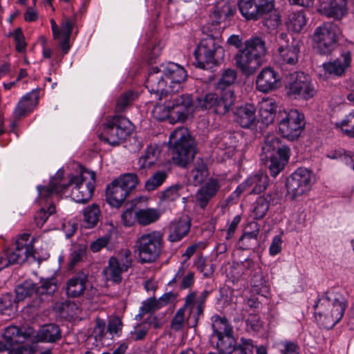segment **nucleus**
<instances>
[{"label":"nucleus","instance_id":"obj_1","mask_svg":"<svg viewBox=\"0 0 354 354\" xmlns=\"http://www.w3.org/2000/svg\"><path fill=\"white\" fill-rule=\"evenodd\" d=\"M227 44L239 48L234 59L243 74L252 75L263 64L267 49L261 37H251L245 40L242 46V39L237 35H232L228 38Z\"/></svg>","mask_w":354,"mask_h":354},{"label":"nucleus","instance_id":"obj_2","mask_svg":"<svg viewBox=\"0 0 354 354\" xmlns=\"http://www.w3.org/2000/svg\"><path fill=\"white\" fill-rule=\"evenodd\" d=\"M346 307L344 295L333 289L328 290L318 297L314 305L315 319L323 328L331 329L342 319Z\"/></svg>","mask_w":354,"mask_h":354},{"label":"nucleus","instance_id":"obj_3","mask_svg":"<svg viewBox=\"0 0 354 354\" xmlns=\"http://www.w3.org/2000/svg\"><path fill=\"white\" fill-rule=\"evenodd\" d=\"M170 151L175 165L185 167L196 153V143L186 128H178L169 136Z\"/></svg>","mask_w":354,"mask_h":354},{"label":"nucleus","instance_id":"obj_4","mask_svg":"<svg viewBox=\"0 0 354 354\" xmlns=\"http://www.w3.org/2000/svg\"><path fill=\"white\" fill-rule=\"evenodd\" d=\"M341 28L335 23L326 22L317 27L313 35L314 47L321 55H329L342 38Z\"/></svg>","mask_w":354,"mask_h":354},{"label":"nucleus","instance_id":"obj_5","mask_svg":"<svg viewBox=\"0 0 354 354\" xmlns=\"http://www.w3.org/2000/svg\"><path fill=\"white\" fill-rule=\"evenodd\" d=\"M135 248L140 263H153L159 257L163 248L162 234L156 230L143 234L137 239Z\"/></svg>","mask_w":354,"mask_h":354},{"label":"nucleus","instance_id":"obj_6","mask_svg":"<svg viewBox=\"0 0 354 354\" xmlns=\"http://www.w3.org/2000/svg\"><path fill=\"white\" fill-rule=\"evenodd\" d=\"M224 50L220 45V39L218 36L212 34L207 35L203 38L194 55L196 59V66L203 69L211 67L209 65H216L217 57L223 55Z\"/></svg>","mask_w":354,"mask_h":354},{"label":"nucleus","instance_id":"obj_7","mask_svg":"<svg viewBox=\"0 0 354 354\" xmlns=\"http://www.w3.org/2000/svg\"><path fill=\"white\" fill-rule=\"evenodd\" d=\"M33 239L28 233L17 238L13 249H8L0 254V271L10 265L23 263L29 257H33Z\"/></svg>","mask_w":354,"mask_h":354},{"label":"nucleus","instance_id":"obj_8","mask_svg":"<svg viewBox=\"0 0 354 354\" xmlns=\"http://www.w3.org/2000/svg\"><path fill=\"white\" fill-rule=\"evenodd\" d=\"M132 131V123L125 117L115 115L104 124L98 137L111 146L118 145Z\"/></svg>","mask_w":354,"mask_h":354},{"label":"nucleus","instance_id":"obj_9","mask_svg":"<svg viewBox=\"0 0 354 354\" xmlns=\"http://www.w3.org/2000/svg\"><path fill=\"white\" fill-rule=\"evenodd\" d=\"M313 174L308 169L300 167L286 179L287 196L292 201L307 194L313 185Z\"/></svg>","mask_w":354,"mask_h":354},{"label":"nucleus","instance_id":"obj_10","mask_svg":"<svg viewBox=\"0 0 354 354\" xmlns=\"http://www.w3.org/2000/svg\"><path fill=\"white\" fill-rule=\"evenodd\" d=\"M287 78V93L290 97L308 100L316 94L315 84L304 73L295 72L290 74Z\"/></svg>","mask_w":354,"mask_h":354},{"label":"nucleus","instance_id":"obj_11","mask_svg":"<svg viewBox=\"0 0 354 354\" xmlns=\"http://www.w3.org/2000/svg\"><path fill=\"white\" fill-rule=\"evenodd\" d=\"M170 93V98L165 102V108L168 113L176 117L179 122L185 121L195 110V101L189 94L176 95Z\"/></svg>","mask_w":354,"mask_h":354},{"label":"nucleus","instance_id":"obj_12","mask_svg":"<svg viewBox=\"0 0 354 354\" xmlns=\"http://www.w3.org/2000/svg\"><path fill=\"white\" fill-rule=\"evenodd\" d=\"M283 117L278 124L279 132L290 140L297 139L301 133L304 126V116L297 109H291L284 112Z\"/></svg>","mask_w":354,"mask_h":354},{"label":"nucleus","instance_id":"obj_13","mask_svg":"<svg viewBox=\"0 0 354 354\" xmlns=\"http://www.w3.org/2000/svg\"><path fill=\"white\" fill-rule=\"evenodd\" d=\"M90 176V180L86 181L84 174L71 176L68 184L64 185L66 188L68 186H73L71 191V197L79 203H85L92 197L95 182V174L93 171H86Z\"/></svg>","mask_w":354,"mask_h":354},{"label":"nucleus","instance_id":"obj_14","mask_svg":"<svg viewBox=\"0 0 354 354\" xmlns=\"http://www.w3.org/2000/svg\"><path fill=\"white\" fill-rule=\"evenodd\" d=\"M145 86L149 92L154 94L158 100H162L170 93L175 92L174 86L167 85V80L159 66H152L148 73Z\"/></svg>","mask_w":354,"mask_h":354},{"label":"nucleus","instance_id":"obj_15","mask_svg":"<svg viewBox=\"0 0 354 354\" xmlns=\"http://www.w3.org/2000/svg\"><path fill=\"white\" fill-rule=\"evenodd\" d=\"M274 0H240L238 6L241 15L248 21L257 20L265 12L274 8Z\"/></svg>","mask_w":354,"mask_h":354},{"label":"nucleus","instance_id":"obj_16","mask_svg":"<svg viewBox=\"0 0 354 354\" xmlns=\"http://www.w3.org/2000/svg\"><path fill=\"white\" fill-rule=\"evenodd\" d=\"M131 265V254L129 250H124L120 258L111 257L109 261L108 281L116 285L121 281V273L127 271Z\"/></svg>","mask_w":354,"mask_h":354},{"label":"nucleus","instance_id":"obj_17","mask_svg":"<svg viewBox=\"0 0 354 354\" xmlns=\"http://www.w3.org/2000/svg\"><path fill=\"white\" fill-rule=\"evenodd\" d=\"M234 121L243 129H254L259 123L256 108L252 104L239 106L233 112Z\"/></svg>","mask_w":354,"mask_h":354},{"label":"nucleus","instance_id":"obj_18","mask_svg":"<svg viewBox=\"0 0 354 354\" xmlns=\"http://www.w3.org/2000/svg\"><path fill=\"white\" fill-rule=\"evenodd\" d=\"M33 335L34 329L32 327L9 326L4 329L3 338L9 346H12L24 344L28 340L32 342Z\"/></svg>","mask_w":354,"mask_h":354},{"label":"nucleus","instance_id":"obj_19","mask_svg":"<svg viewBox=\"0 0 354 354\" xmlns=\"http://www.w3.org/2000/svg\"><path fill=\"white\" fill-rule=\"evenodd\" d=\"M160 70L164 73L166 79L170 80L169 85L174 86L175 92L181 89V84L187 78V73L183 66L169 62L161 64Z\"/></svg>","mask_w":354,"mask_h":354},{"label":"nucleus","instance_id":"obj_20","mask_svg":"<svg viewBox=\"0 0 354 354\" xmlns=\"http://www.w3.org/2000/svg\"><path fill=\"white\" fill-rule=\"evenodd\" d=\"M279 75L271 68H263L258 75L256 86L258 91L268 93L279 86Z\"/></svg>","mask_w":354,"mask_h":354},{"label":"nucleus","instance_id":"obj_21","mask_svg":"<svg viewBox=\"0 0 354 354\" xmlns=\"http://www.w3.org/2000/svg\"><path fill=\"white\" fill-rule=\"evenodd\" d=\"M62 330L56 324H46L41 326L32 337V342H44L53 344L61 340Z\"/></svg>","mask_w":354,"mask_h":354},{"label":"nucleus","instance_id":"obj_22","mask_svg":"<svg viewBox=\"0 0 354 354\" xmlns=\"http://www.w3.org/2000/svg\"><path fill=\"white\" fill-rule=\"evenodd\" d=\"M351 54L349 51L342 52L340 57L333 61L328 62L322 64L326 73L333 77L343 76L346 69L351 66Z\"/></svg>","mask_w":354,"mask_h":354},{"label":"nucleus","instance_id":"obj_23","mask_svg":"<svg viewBox=\"0 0 354 354\" xmlns=\"http://www.w3.org/2000/svg\"><path fill=\"white\" fill-rule=\"evenodd\" d=\"M191 227V219L187 215L175 218L169 225L168 240L178 242L187 235Z\"/></svg>","mask_w":354,"mask_h":354},{"label":"nucleus","instance_id":"obj_24","mask_svg":"<svg viewBox=\"0 0 354 354\" xmlns=\"http://www.w3.org/2000/svg\"><path fill=\"white\" fill-rule=\"evenodd\" d=\"M301 44V41L295 37H291L290 44H281L278 48L281 64L294 65L298 62Z\"/></svg>","mask_w":354,"mask_h":354},{"label":"nucleus","instance_id":"obj_25","mask_svg":"<svg viewBox=\"0 0 354 354\" xmlns=\"http://www.w3.org/2000/svg\"><path fill=\"white\" fill-rule=\"evenodd\" d=\"M221 187L218 180L209 178L196 193V200L202 209H205L209 201L216 194Z\"/></svg>","mask_w":354,"mask_h":354},{"label":"nucleus","instance_id":"obj_26","mask_svg":"<svg viewBox=\"0 0 354 354\" xmlns=\"http://www.w3.org/2000/svg\"><path fill=\"white\" fill-rule=\"evenodd\" d=\"M236 3L232 0H220L214 6L213 22L216 25L231 19L236 12Z\"/></svg>","mask_w":354,"mask_h":354},{"label":"nucleus","instance_id":"obj_27","mask_svg":"<svg viewBox=\"0 0 354 354\" xmlns=\"http://www.w3.org/2000/svg\"><path fill=\"white\" fill-rule=\"evenodd\" d=\"M321 12L329 18L340 20L348 12L346 0H328L321 8Z\"/></svg>","mask_w":354,"mask_h":354},{"label":"nucleus","instance_id":"obj_28","mask_svg":"<svg viewBox=\"0 0 354 354\" xmlns=\"http://www.w3.org/2000/svg\"><path fill=\"white\" fill-rule=\"evenodd\" d=\"M130 194L122 187L117 181L113 180L106 188V199L112 207H120L122 206L127 197Z\"/></svg>","mask_w":354,"mask_h":354},{"label":"nucleus","instance_id":"obj_29","mask_svg":"<svg viewBox=\"0 0 354 354\" xmlns=\"http://www.w3.org/2000/svg\"><path fill=\"white\" fill-rule=\"evenodd\" d=\"M263 153L268 156L269 153L276 151V156L287 163L290 156V148L286 145H281L279 139L274 136H268L265 140V144L262 147Z\"/></svg>","mask_w":354,"mask_h":354},{"label":"nucleus","instance_id":"obj_30","mask_svg":"<svg viewBox=\"0 0 354 354\" xmlns=\"http://www.w3.org/2000/svg\"><path fill=\"white\" fill-rule=\"evenodd\" d=\"M38 100L39 94L36 91H32L24 95L14 110L13 113L15 118H21L32 111L37 104Z\"/></svg>","mask_w":354,"mask_h":354},{"label":"nucleus","instance_id":"obj_31","mask_svg":"<svg viewBox=\"0 0 354 354\" xmlns=\"http://www.w3.org/2000/svg\"><path fill=\"white\" fill-rule=\"evenodd\" d=\"M41 289H14L12 292H8L3 296L5 301L8 300L11 305L12 302L17 303L24 300L27 297H35L38 299L39 301L44 300L43 295L44 292L40 291ZM44 290V289H41Z\"/></svg>","mask_w":354,"mask_h":354},{"label":"nucleus","instance_id":"obj_32","mask_svg":"<svg viewBox=\"0 0 354 354\" xmlns=\"http://www.w3.org/2000/svg\"><path fill=\"white\" fill-rule=\"evenodd\" d=\"M277 105L274 100L272 98L263 99L259 103V122L268 125L272 124L274 120L275 112Z\"/></svg>","mask_w":354,"mask_h":354},{"label":"nucleus","instance_id":"obj_33","mask_svg":"<svg viewBox=\"0 0 354 354\" xmlns=\"http://www.w3.org/2000/svg\"><path fill=\"white\" fill-rule=\"evenodd\" d=\"M214 112L218 115H225L228 113L234 105L236 96L234 92L231 90L223 91L220 97L216 95Z\"/></svg>","mask_w":354,"mask_h":354},{"label":"nucleus","instance_id":"obj_34","mask_svg":"<svg viewBox=\"0 0 354 354\" xmlns=\"http://www.w3.org/2000/svg\"><path fill=\"white\" fill-rule=\"evenodd\" d=\"M160 153L159 148L156 145H149L145 154L141 156L138 160V171L145 174V170L150 168L158 158Z\"/></svg>","mask_w":354,"mask_h":354},{"label":"nucleus","instance_id":"obj_35","mask_svg":"<svg viewBox=\"0 0 354 354\" xmlns=\"http://www.w3.org/2000/svg\"><path fill=\"white\" fill-rule=\"evenodd\" d=\"M62 178V173L58 172L56 176L52 178L48 187L41 185L37 186V189L39 193V197L40 198L47 199L53 193L58 194L62 192L66 189V187L61 184Z\"/></svg>","mask_w":354,"mask_h":354},{"label":"nucleus","instance_id":"obj_36","mask_svg":"<svg viewBox=\"0 0 354 354\" xmlns=\"http://www.w3.org/2000/svg\"><path fill=\"white\" fill-rule=\"evenodd\" d=\"M268 176L263 173L248 177L245 180L248 188V194H259L263 192L268 185Z\"/></svg>","mask_w":354,"mask_h":354},{"label":"nucleus","instance_id":"obj_37","mask_svg":"<svg viewBox=\"0 0 354 354\" xmlns=\"http://www.w3.org/2000/svg\"><path fill=\"white\" fill-rule=\"evenodd\" d=\"M196 295L195 292H191L186 297L183 307L179 308L176 311L171 320V327L173 330L179 331L183 328L185 323V312L187 310V308H189L193 301L196 300Z\"/></svg>","mask_w":354,"mask_h":354},{"label":"nucleus","instance_id":"obj_38","mask_svg":"<svg viewBox=\"0 0 354 354\" xmlns=\"http://www.w3.org/2000/svg\"><path fill=\"white\" fill-rule=\"evenodd\" d=\"M209 175L207 167L202 160H197L190 171L189 178L195 186L201 185Z\"/></svg>","mask_w":354,"mask_h":354},{"label":"nucleus","instance_id":"obj_39","mask_svg":"<svg viewBox=\"0 0 354 354\" xmlns=\"http://www.w3.org/2000/svg\"><path fill=\"white\" fill-rule=\"evenodd\" d=\"M212 327L213 333L212 335V342L214 343V337L223 335L233 333V329L225 317L218 315L213 317Z\"/></svg>","mask_w":354,"mask_h":354},{"label":"nucleus","instance_id":"obj_40","mask_svg":"<svg viewBox=\"0 0 354 354\" xmlns=\"http://www.w3.org/2000/svg\"><path fill=\"white\" fill-rule=\"evenodd\" d=\"M272 197V194L268 193L266 196H260L257 198L253 203L252 213L254 219H261L266 216L269 209Z\"/></svg>","mask_w":354,"mask_h":354},{"label":"nucleus","instance_id":"obj_41","mask_svg":"<svg viewBox=\"0 0 354 354\" xmlns=\"http://www.w3.org/2000/svg\"><path fill=\"white\" fill-rule=\"evenodd\" d=\"M73 24L68 19H66L63 21L61 28H59V40L62 50L64 55L68 53L70 49L69 40L71 35Z\"/></svg>","mask_w":354,"mask_h":354},{"label":"nucleus","instance_id":"obj_42","mask_svg":"<svg viewBox=\"0 0 354 354\" xmlns=\"http://www.w3.org/2000/svg\"><path fill=\"white\" fill-rule=\"evenodd\" d=\"M101 216L100 207L96 204H92L85 207L83 210V221L86 228L95 227Z\"/></svg>","mask_w":354,"mask_h":354},{"label":"nucleus","instance_id":"obj_43","mask_svg":"<svg viewBox=\"0 0 354 354\" xmlns=\"http://www.w3.org/2000/svg\"><path fill=\"white\" fill-rule=\"evenodd\" d=\"M185 189L183 184L177 183L170 186L160 193L159 196L160 203L165 204L169 202H174L178 200Z\"/></svg>","mask_w":354,"mask_h":354},{"label":"nucleus","instance_id":"obj_44","mask_svg":"<svg viewBox=\"0 0 354 354\" xmlns=\"http://www.w3.org/2000/svg\"><path fill=\"white\" fill-rule=\"evenodd\" d=\"M136 221L141 225H147L158 220L160 212L152 208L142 209L136 212Z\"/></svg>","mask_w":354,"mask_h":354},{"label":"nucleus","instance_id":"obj_45","mask_svg":"<svg viewBox=\"0 0 354 354\" xmlns=\"http://www.w3.org/2000/svg\"><path fill=\"white\" fill-rule=\"evenodd\" d=\"M262 17L263 26L270 32L276 31L281 24L279 15L274 8L268 12H265Z\"/></svg>","mask_w":354,"mask_h":354},{"label":"nucleus","instance_id":"obj_46","mask_svg":"<svg viewBox=\"0 0 354 354\" xmlns=\"http://www.w3.org/2000/svg\"><path fill=\"white\" fill-rule=\"evenodd\" d=\"M114 180L117 181V183L125 189L129 194L138 184V176L134 173H126L122 174Z\"/></svg>","mask_w":354,"mask_h":354},{"label":"nucleus","instance_id":"obj_47","mask_svg":"<svg viewBox=\"0 0 354 354\" xmlns=\"http://www.w3.org/2000/svg\"><path fill=\"white\" fill-rule=\"evenodd\" d=\"M189 310V315L187 317V322L191 324L192 327H196L198 324V320L203 315V301H196L195 304V300L187 308Z\"/></svg>","mask_w":354,"mask_h":354},{"label":"nucleus","instance_id":"obj_48","mask_svg":"<svg viewBox=\"0 0 354 354\" xmlns=\"http://www.w3.org/2000/svg\"><path fill=\"white\" fill-rule=\"evenodd\" d=\"M306 19L304 12H292L289 15L288 27L295 32H299L306 26Z\"/></svg>","mask_w":354,"mask_h":354},{"label":"nucleus","instance_id":"obj_49","mask_svg":"<svg viewBox=\"0 0 354 354\" xmlns=\"http://www.w3.org/2000/svg\"><path fill=\"white\" fill-rule=\"evenodd\" d=\"M138 95L133 91L129 90L120 95L116 102L117 111H124L137 98Z\"/></svg>","mask_w":354,"mask_h":354},{"label":"nucleus","instance_id":"obj_50","mask_svg":"<svg viewBox=\"0 0 354 354\" xmlns=\"http://www.w3.org/2000/svg\"><path fill=\"white\" fill-rule=\"evenodd\" d=\"M216 95L217 94L209 93L201 97H198L195 100V109H212L214 110L215 103L216 101Z\"/></svg>","mask_w":354,"mask_h":354},{"label":"nucleus","instance_id":"obj_51","mask_svg":"<svg viewBox=\"0 0 354 354\" xmlns=\"http://www.w3.org/2000/svg\"><path fill=\"white\" fill-rule=\"evenodd\" d=\"M159 308L160 305L158 304L156 299L154 297L149 298L142 302L139 313L135 316V319L140 321L145 314L153 313Z\"/></svg>","mask_w":354,"mask_h":354},{"label":"nucleus","instance_id":"obj_52","mask_svg":"<svg viewBox=\"0 0 354 354\" xmlns=\"http://www.w3.org/2000/svg\"><path fill=\"white\" fill-rule=\"evenodd\" d=\"M80 286V288H86L88 283V272L82 270L77 272L67 282V288Z\"/></svg>","mask_w":354,"mask_h":354},{"label":"nucleus","instance_id":"obj_53","mask_svg":"<svg viewBox=\"0 0 354 354\" xmlns=\"http://www.w3.org/2000/svg\"><path fill=\"white\" fill-rule=\"evenodd\" d=\"M194 266L196 269L206 278L211 277L214 272V265L207 262L206 259L202 255L198 256L194 262Z\"/></svg>","mask_w":354,"mask_h":354},{"label":"nucleus","instance_id":"obj_54","mask_svg":"<svg viewBox=\"0 0 354 354\" xmlns=\"http://www.w3.org/2000/svg\"><path fill=\"white\" fill-rule=\"evenodd\" d=\"M167 174L165 171H158L150 177L145 183V188L152 191L160 187L166 180Z\"/></svg>","mask_w":354,"mask_h":354},{"label":"nucleus","instance_id":"obj_55","mask_svg":"<svg viewBox=\"0 0 354 354\" xmlns=\"http://www.w3.org/2000/svg\"><path fill=\"white\" fill-rule=\"evenodd\" d=\"M55 212V206L50 204L47 209L44 208L40 209L34 216V221L38 227H41L46 223L48 217Z\"/></svg>","mask_w":354,"mask_h":354},{"label":"nucleus","instance_id":"obj_56","mask_svg":"<svg viewBox=\"0 0 354 354\" xmlns=\"http://www.w3.org/2000/svg\"><path fill=\"white\" fill-rule=\"evenodd\" d=\"M237 78V73L234 69L227 68L223 71L220 77L218 86L220 88L223 89L227 86L233 84Z\"/></svg>","mask_w":354,"mask_h":354},{"label":"nucleus","instance_id":"obj_57","mask_svg":"<svg viewBox=\"0 0 354 354\" xmlns=\"http://www.w3.org/2000/svg\"><path fill=\"white\" fill-rule=\"evenodd\" d=\"M259 235V230L252 232H245L240 238L239 241L245 249L250 250L257 245V236Z\"/></svg>","mask_w":354,"mask_h":354},{"label":"nucleus","instance_id":"obj_58","mask_svg":"<svg viewBox=\"0 0 354 354\" xmlns=\"http://www.w3.org/2000/svg\"><path fill=\"white\" fill-rule=\"evenodd\" d=\"M105 328H106L105 321L99 317L96 318L95 324L93 333L88 337L86 344H89L90 342L92 341L93 338L102 340L104 335H106Z\"/></svg>","mask_w":354,"mask_h":354},{"label":"nucleus","instance_id":"obj_59","mask_svg":"<svg viewBox=\"0 0 354 354\" xmlns=\"http://www.w3.org/2000/svg\"><path fill=\"white\" fill-rule=\"evenodd\" d=\"M270 159L268 168L270 175L273 177H276L283 170L286 163L285 160L278 158L277 156H274L272 153L270 154Z\"/></svg>","mask_w":354,"mask_h":354},{"label":"nucleus","instance_id":"obj_60","mask_svg":"<svg viewBox=\"0 0 354 354\" xmlns=\"http://www.w3.org/2000/svg\"><path fill=\"white\" fill-rule=\"evenodd\" d=\"M327 157L330 159H339L347 165H350L354 161V154H348L346 151L343 149H339L335 151H332L327 154Z\"/></svg>","mask_w":354,"mask_h":354},{"label":"nucleus","instance_id":"obj_61","mask_svg":"<svg viewBox=\"0 0 354 354\" xmlns=\"http://www.w3.org/2000/svg\"><path fill=\"white\" fill-rule=\"evenodd\" d=\"M59 311L63 317L71 319L77 315L78 308L75 303L66 301L61 305Z\"/></svg>","mask_w":354,"mask_h":354},{"label":"nucleus","instance_id":"obj_62","mask_svg":"<svg viewBox=\"0 0 354 354\" xmlns=\"http://www.w3.org/2000/svg\"><path fill=\"white\" fill-rule=\"evenodd\" d=\"M339 127L347 136L354 138V111L345 117Z\"/></svg>","mask_w":354,"mask_h":354},{"label":"nucleus","instance_id":"obj_63","mask_svg":"<svg viewBox=\"0 0 354 354\" xmlns=\"http://www.w3.org/2000/svg\"><path fill=\"white\" fill-rule=\"evenodd\" d=\"M256 348L252 339L242 337L236 350H237L238 354H254Z\"/></svg>","mask_w":354,"mask_h":354},{"label":"nucleus","instance_id":"obj_64","mask_svg":"<svg viewBox=\"0 0 354 354\" xmlns=\"http://www.w3.org/2000/svg\"><path fill=\"white\" fill-rule=\"evenodd\" d=\"M12 36L14 38L15 41V48L17 51L19 53H22L25 50L26 47V44L25 42L24 35L21 31L20 28H17L15 30V31L12 33Z\"/></svg>","mask_w":354,"mask_h":354}]
</instances>
